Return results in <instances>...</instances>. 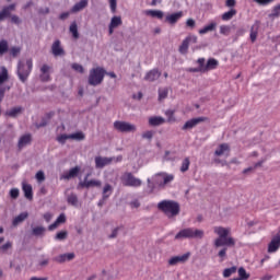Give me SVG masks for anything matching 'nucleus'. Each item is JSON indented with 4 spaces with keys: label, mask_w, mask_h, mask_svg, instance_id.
<instances>
[{
    "label": "nucleus",
    "mask_w": 280,
    "mask_h": 280,
    "mask_svg": "<svg viewBox=\"0 0 280 280\" xmlns=\"http://www.w3.org/2000/svg\"><path fill=\"white\" fill-rule=\"evenodd\" d=\"M213 233L218 237L213 241L214 248H222V246H235V238L231 235V228L214 226Z\"/></svg>",
    "instance_id": "obj_1"
},
{
    "label": "nucleus",
    "mask_w": 280,
    "mask_h": 280,
    "mask_svg": "<svg viewBox=\"0 0 280 280\" xmlns=\"http://www.w3.org/2000/svg\"><path fill=\"white\" fill-rule=\"evenodd\" d=\"M174 180V175L173 174H167V173H158L153 175L151 178L147 179L148 187L152 191L159 187L160 189H163L170 185Z\"/></svg>",
    "instance_id": "obj_2"
},
{
    "label": "nucleus",
    "mask_w": 280,
    "mask_h": 280,
    "mask_svg": "<svg viewBox=\"0 0 280 280\" xmlns=\"http://www.w3.org/2000/svg\"><path fill=\"white\" fill-rule=\"evenodd\" d=\"M205 230L198 228H185L182 229L176 235L175 240H203Z\"/></svg>",
    "instance_id": "obj_3"
},
{
    "label": "nucleus",
    "mask_w": 280,
    "mask_h": 280,
    "mask_svg": "<svg viewBox=\"0 0 280 280\" xmlns=\"http://www.w3.org/2000/svg\"><path fill=\"white\" fill-rule=\"evenodd\" d=\"M158 209L160 211H163L167 218H174L175 215H178L180 213V206L176 201L172 200H163L158 203Z\"/></svg>",
    "instance_id": "obj_4"
},
{
    "label": "nucleus",
    "mask_w": 280,
    "mask_h": 280,
    "mask_svg": "<svg viewBox=\"0 0 280 280\" xmlns=\"http://www.w3.org/2000/svg\"><path fill=\"white\" fill-rule=\"evenodd\" d=\"M106 75V70L102 67H96L90 70L89 84L91 86H100L104 82V77Z\"/></svg>",
    "instance_id": "obj_5"
},
{
    "label": "nucleus",
    "mask_w": 280,
    "mask_h": 280,
    "mask_svg": "<svg viewBox=\"0 0 280 280\" xmlns=\"http://www.w3.org/2000/svg\"><path fill=\"white\" fill-rule=\"evenodd\" d=\"M122 156L118 155V156H113V158H106V156H95L94 158V163H95V167L96 170H104V167H106L107 165H112V163H120V161H122Z\"/></svg>",
    "instance_id": "obj_6"
},
{
    "label": "nucleus",
    "mask_w": 280,
    "mask_h": 280,
    "mask_svg": "<svg viewBox=\"0 0 280 280\" xmlns=\"http://www.w3.org/2000/svg\"><path fill=\"white\" fill-rule=\"evenodd\" d=\"M32 67H34L32 59H27L25 63L20 62L18 66V75L21 80V82H25L27 78L30 77V73H32Z\"/></svg>",
    "instance_id": "obj_7"
},
{
    "label": "nucleus",
    "mask_w": 280,
    "mask_h": 280,
    "mask_svg": "<svg viewBox=\"0 0 280 280\" xmlns=\"http://www.w3.org/2000/svg\"><path fill=\"white\" fill-rule=\"evenodd\" d=\"M114 128L117 132H137V125L124 120H116L114 122Z\"/></svg>",
    "instance_id": "obj_8"
},
{
    "label": "nucleus",
    "mask_w": 280,
    "mask_h": 280,
    "mask_svg": "<svg viewBox=\"0 0 280 280\" xmlns=\"http://www.w3.org/2000/svg\"><path fill=\"white\" fill-rule=\"evenodd\" d=\"M121 183L125 187H141L142 185L141 179L135 177L132 173H125L121 176Z\"/></svg>",
    "instance_id": "obj_9"
},
{
    "label": "nucleus",
    "mask_w": 280,
    "mask_h": 280,
    "mask_svg": "<svg viewBox=\"0 0 280 280\" xmlns=\"http://www.w3.org/2000/svg\"><path fill=\"white\" fill-rule=\"evenodd\" d=\"M190 257H191L190 252H187L183 255L173 256L168 259V266H178V264H186V261H189Z\"/></svg>",
    "instance_id": "obj_10"
},
{
    "label": "nucleus",
    "mask_w": 280,
    "mask_h": 280,
    "mask_svg": "<svg viewBox=\"0 0 280 280\" xmlns=\"http://www.w3.org/2000/svg\"><path fill=\"white\" fill-rule=\"evenodd\" d=\"M114 188L110 184H105L102 191V200L98 202V206L102 207L105 200H108L109 196H113Z\"/></svg>",
    "instance_id": "obj_11"
},
{
    "label": "nucleus",
    "mask_w": 280,
    "mask_h": 280,
    "mask_svg": "<svg viewBox=\"0 0 280 280\" xmlns=\"http://www.w3.org/2000/svg\"><path fill=\"white\" fill-rule=\"evenodd\" d=\"M279 248H280V234H277L271 238L270 243L268 244V253L270 254L277 253Z\"/></svg>",
    "instance_id": "obj_12"
},
{
    "label": "nucleus",
    "mask_w": 280,
    "mask_h": 280,
    "mask_svg": "<svg viewBox=\"0 0 280 280\" xmlns=\"http://www.w3.org/2000/svg\"><path fill=\"white\" fill-rule=\"evenodd\" d=\"M50 75H51V67L47 65H43L40 68V75H39L40 81L49 82V80H51Z\"/></svg>",
    "instance_id": "obj_13"
},
{
    "label": "nucleus",
    "mask_w": 280,
    "mask_h": 280,
    "mask_svg": "<svg viewBox=\"0 0 280 280\" xmlns=\"http://www.w3.org/2000/svg\"><path fill=\"white\" fill-rule=\"evenodd\" d=\"M83 187H86V189L91 187H102V180L100 179H89V175L84 178L83 183L81 184Z\"/></svg>",
    "instance_id": "obj_14"
},
{
    "label": "nucleus",
    "mask_w": 280,
    "mask_h": 280,
    "mask_svg": "<svg viewBox=\"0 0 280 280\" xmlns=\"http://www.w3.org/2000/svg\"><path fill=\"white\" fill-rule=\"evenodd\" d=\"M80 174V166H75L61 175L62 180H70V178H75Z\"/></svg>",
    "instance_id": "obj_15"
},
{
    "label": "nucleus",
    "mask_w": 280,
    "mask_h": 280,
    "mask_svg": "<svg viewBox=\"0 0 280 280\" xmlns=\"http://www.w3.org/2000/svg\"><path fill=\"white\" fill-rule=\"evenodd\" d=\"M202 121H205V117L192 118L190 120H187L183 126V130H191V128H196V126H198V124Z\"/></svg>",
    "instance_id": "obj_16"
},
{
    "label": "nucleus",
    "mask_w": 280,
    "mask_h": 280,
    "mask_svg": "<svg viewBox=\"0 0 280 280\" xmlns=\"http://www.w3.org/2000/svg\"><path fill=\"white\" fill-rule=\"evenodd\" d=\"M183 19V11H178L173 14L166 15V23H170L171 25H175V23H178Z\"/></svg>",
    "instance_id": "obj_17"
},
{
    "label": "nucleus",
    "mask_w": 280,
    "mask_h": 280,
    "mask_svg": "<svg viewBox=\"0 0 280 280\" xmlns=\"http://www.w3.org/2000/svg\"><path fill=\"white\" fill-rule=\"evenodd\" d=\"M217 27H218V22L211 21L208 25L199 30V34L201 36H205V34H209V32H215Z\"/></svg>",
    "instance_id": "obj_18"
},
{
    "label": "nucleus",
    "mask_w": 280,
    "mask_h": 280,
    "mask_svg": "<svg viewBox=\"0 0 280 280\" xmlns=\"http://www.w3.org/2000/svg\"><path fill=\"white\" fill-rule=\"evenodd\" d=\"M32 143V135L26 133L22 136L18 142L19 150H23V148L30 145Z\"/></svg>",
    "instance_id": "obj_19"
},
{
    "label": "nucleus",
    "mask_w": 280,
    "mask_h": 280,
    "mask_svg": "<svg viewBox=\"0 0 280 280\" xmlns=\"http://www.w3.org/2000/svg\"><path fill=\"white\" fill-rule=\"evenodd\" d=\"M231 148L229 147V144L223 143L215 150L214 154L217 156H229Z\"/></svg>",
    "instance_id": "obj_20"
},
{
    "label": "nucleus",
    "mask_w": 280,
    "mask_h": 280,
    "mask_svg": "<svg viewBox=\"0 0 280 280\" xmlns=\"http://www.w3.org/2000/svg\"><path fill=\"white\" fill-rule=\"evenodd\" d=\"M51 51L54 56H65V49H62V46H60V40L57 39L54 42Z\"/></svg>",
    "instance_id": "obj_21"
},
{
    "label": "nucleus",
    "mask_w": 280,
    "mask_h": 280,
    "mask_svg": "<svg viewBox=\"0 0 280 280\" xmlns=\"http://www.w3.org/2000/svg\"><path fill=\"white\" fill-rule=\"evenodd\" d=\"M159 78H161V72L153 69L145 74L144 80H148V82H154V80H159Z\"/></svg>",
    "instance_id": "obj_22"
},
{
    "label": "nucleus",
    "mask_w": 280,
    "mask_h": 280,
    "mask_svg": "<svg viewBox=\"0 0 280 280\" xmlns=\"http://www.w3.org/2000/svg\"><path fill=\"white\" fill-rule=\"evenodd\" d=\"M27 218H30V213L27 212H21L19 215H16L13 221H12V225L13 226H19V224H22V222H25V220H27Z\"/></svg>",
    "instance_id": "obj_23"
},
{
    "label": "nucleus",
    "mask_w": 280,
    "mask_h": 280,
    "mask_svg": "<svg viewBox=\"0 0 280 280\" xmlns=\"http://www.w3.org/2000/svg\"><path fill=\"white\" fill-rule=\"evenodd\" d=\"M165 121V118H163L162 116H151L149 118V126H163Z\"/></svg>",
    "instance_id": "obj_24"
},
{
    "label": "nucleus",
    "mask_w": 280,
    "mask_h": 280,
    "mask_svg": "<svg viewBox=\"0 0 280 280\" xmlns=\"http://www.w3.org/2000/svg\"><path fill=\"white\" fill-rule=\"evenodd\" d=\"M21 113H23V107L16 106V107H12V108L8 109L5 112V115H7V117H19V115H21Z\"/></svg>",
    "instance_id": "obj_25"
},
{
    "label": "nucleus",
    "mask_w": 280,
    "mask_h": 280,
    "mask_svg": "<svg viewBox=\"0 0 280 280\" xmlns=\"http://www.w3.org/2000/svg\"><path fill=\"white\" fill-rule=\"evenodd\" d=\"M86 5H89V0H81L80 2H77L72 7L71 12H73V13L81 12V10H84V8H86Z\"/></svg>",
    "instance_id": "obj_26"
},
{
    "label": "nucleus",
    "mask_w": 280,
    "mask_h": 280,
    "mask_svg": "<svg viewBox=\"0 0 280 280\" xmlns=\"http://www.w3.org/2000/svg\"><path fill=\"white\" fill-rule=\"evenodd\" d=\"M144 14H147V16H152V19H163L164 16L163 11L161 10H147Z\"/></svg>",
    "instance_id": "obj_27"
},
{
    "label": "nucleus",
    "mask_w": 280,
    "mask_h": 280,
    "mask_svg": "<svg viewBox=\"0 0 280 280\" xmlns=\"http://www.w3.org/2000/svg\"><path fill=\"white\" fill-rule=\"evenodd\" d=\"M219 65L220 62L217 59H213V58L208 59L206 63V72L213 71V69H218Z\"/></svg>",
    "instance_id": "obj_28"
},
{
    "label": "nucleus",
    "mask_w": 280,
    "mask_h": 280,
    "mask_svg": "<svg viewBox=\"0 0 280 280\" xmlns=\"http://www.w3.org/2000/svg\"><path fill=\"white\" fill-rule=\"evenodd\" d=\"M22 189L24 191L25 198H27L28 200H32V198H33L32 185L23 183Z\"/></svg>",
    "instance_id": "obj_29"
},
{
    "label": "nucleus",
    "mask_w": 280,
    "mask_h": 280,
    "mask_svg": "<svg viewBox=\"0 0 280 280\" xmlns=\"http://www.w3.org/2000/svg\"><path fill=\"white\" fill-rule=\"evenodd\" d=\"M235 14H237V10L231 9L230 11L223 13L221 15V19H222V21H231V19H233V16H235Z\"/></svg>",
    "instance_id": "obj_30"
},
{
    "label": "nucleus",
    "mask_w": 280,
    "mask_h": 280,
    "mask_svg": "<svg viewBox=\"0 0 280 280\" xmlns=\"http://www.w3.org/2000/svg\"><path fill=\"white\" fill-rule=\"evenodd\" d=\"M175 113H176V110H174V109H167L165 112V115L167 117V120H166L167 124H174L176 121V116H174Z\"/></svg>",
    "instance_id": "obj_31"
},
{
    "label": "nucleus",
    "mask_w": 280,
    "mask_h": 280,
    "mask_svg": "<svg viewBox=\"0 0 280 280\" xmlns=\"http://www.w3.org/2000/svg\"><path fill=\"white\" fill-rule=\"evenodd\" d=\"M69 137L73 141H84V139H85L84 132H82V131L70 133Z\"/></svg>",
    "instance_id": "obj_32"
},
{
    "label": "nucleus",
    "mask_w": 280,
    "mask_h": 280,
    "mask_svg": "<svg viewBox=\"0 0 280 280\" xmlns=\"http://www.w3.org/2000/svg\"><path fill=\"white\" fill-rule=\"evenodd\" d=\"M70 34H72L73 38H80V34L78 33V23L72 22L69 27Z\"/></svg>",
    "instance_id": "obj_33"
},
{
    "label": "nucleus",
    "mask_w": 280,
    "mask_h": 280,
    "mask_svg": "<svg viewBox=\"0 0 280 280\" xmlns=\"http://www.w3.org/2000/svg\"><path fill=\"white\" fill-rule=\"evenodd\" d=\"M279 16H280V4L272 8L269 14V19H272V21H275V19H279Z\"/></svg>",
    "instance_id": "obj_34"
},
{
    "label": "nucleus",
    "mask_w": 280,
    "mask_h": 280,
    "mask_svg": "<svg viewBox=\"0 0 280 280\" xmlns=\"http://www.w3.org/2000/svg\"><path fill=\"white\" fill-rule=\"evenodd\" d=\"M121 23H122L121 16H113L112 20H110L109 25L112 27L117 28V27H119V25H121Z\"/></svg>",
    "instance_id": "obj_35"
},
{
    "label": "nucleus",
    "mask_w": 280,
    "mask_h": 280,
    "mask_svg": "<svg viewBox=\"0 0 280 280\" xmlns=\"http://www.w3.org/2000/svg\"><path fill=\"white\" fill-rule=\"evenodd\" d=\"M46 229L44 226H35L33 228V235L36 237H40L42 235H45Z\"/></svg>",
    "instance_id": "obj_36"
},
{
    "label": "nucleus",
    "mask_w": 280,
    "mask_h": 280,
    "mask_svg": "<svg viewBox=\"0 0 280 280\" xmlns=\"http://www.w3.org/2000/svg\"><path fill=\"white\" fill-rule=\"evenodd\" d=\"M67 237H69V232L60 231L56 234L55 240H57L58 242H62L67 240Z\"/></svg>",
    "instance_id": "obj_37"
},
{
    "label": "nucleus",
    "mask_w": 280,
    "mask_h": 280,
    "mask_svg": "<svg viewBox=\"0 0 280 280\" xmlns=\"http://www.w3.org/2000/svg\"><path fill=\"white\" fill-rule=\"evenodd\" d=\"M189 165H191L189 158H185L182 162L180 172L183 173L187 172L189 170Z\"/></svg>",
    "instance_id": "obj_38"
},
{
    "label": "nucleus",
    "mask_w": 280,
    "mask_h": 280,
    "mask_svg": "<svg viewBox=\"0 0 280 280\" xmlns=\"http://www.w3.org/2000/svg\"><path fill=\"white\" fill-rule=\"evenodd\" d=\"M258 27L259 26L257 24L252 26L250 35H249L252 43H255L257 40V30H258Z\"/></svg>",
    "instance_id": "obj_39"
},
{
    "label": "nucleus",
    "mask_w": 280,
    "mask_h": 280,
    "mask_svg": "<svg viewBox=\"0 0 280 280\" xmlns=\"http://www.w3.org/2000/svg\"><path fill=\"white\" fill-rule=\"evenodd\" d=\"M188 49H189V42L187 40V38H185L182 45L179 46V52L187 54Z\"/></svg>",
    "instance_id": "obj_40"
},
{
    "label": "nucleus",
    "mask_w": 280,
    "mask_h": 280,
    "mask_svg": "<svg viewBox=\"0 0 280 280\" xmlns=\"http://www.w3.org/2000/svg\"><path fill=\"white\" fill-rule=\"evenodd\" d=\"M236 270H237L236 267L226 268V269H224V271H223V277H224L225 279H229V277H231V275H235Z\"/></svg>",
    "instance_id": "obj_41"
},
{
    "label": "nucleus",
    "mask_w": 280,
    "mask_h": 280,
    "mask_svg": "<svg viewBox=\"0 0 280 280\" xmlns=\"http://www.w3.org/2000/svg\"><path fill=\"white\" fill-rule=\"evenodd\" d=\"M69 139L71 138L69 137V135H66V133L57 136V141L58 143H61V145H65V143H67Z\"/></svg>",
    "instance_id": "obj_42"
},
{
    "label": "nucleus",
    "mask_w": 280,
    "mask_h": 280,
    "mask_svg": "<svg viewBox=\"0 0 280 280\" xmlns=\"http://www.w3.org/2000/svg\"><path fill=\"white\" fill-rule=\"evenodd\" d=\"M238 278L236 279H241V280H247L250 276L246 273V269H244L243 267H241L238 269Z\"/></svg>",
    "instance_id": "obj_43"
},
{
    "label": "nucleus",
    "mask_w": 280,
    "mask_h": 280,
    "mask_svg": "<svg viewBox=\"0 0 280 280\" xmlns=\"http://www.w3.org/2000/svg\"><path fill=\"white\" fill-rule=\"evenodd\" d=\"M8 51V40L2 39L0 40V56H3Z\"/></svg>",
    "instance_id": "obj_44"
},
{
    "label": "nucleus",
    "mask_w": 280,
    "mask_h": 280,
    "mask_svg": "<svg viewBox=\"0 0 280 280\" xmlns=\"http://www.w3.org/2000/svg\"><path fill=\"white\" fill-rule=\"evenodd\" d=\"M197 65H199L198 66L199 69H203L201 70V73H207V63H205V58H199L197 60Z\"/></svg>",
    "instance_id": "obj_45"
},
{
    "label": "nucleus",
    "mask_w": 280,
    "mask_h": 280,
    "mask_svg": "<svg viewBox=\"0 0 280 280\" xmlns=\"http://www.w3.org/2000/svg\"><path fill=\"white\" fill-rule=\"evenodd\" d=\"M68 202L69 205H72V207H78V196L74 194L68 196Z\"/></svg>",
    "instance_id": "obj_46"
},
{
    "label": "nucleus",
    "mask_w": 280,
    "mask_h": 280,
    "mask_svg": "<svg viewBox=\"0 0 280 280\" xmlns=\"http://www.w3.org/2000/svg\"><path fill=\"white\" fill-rule=\"evenodd\" d=\"M168 90L167 88H163L159 90V100H165L167 97Z\"/></svg>",
    "instance_id": "obj_47"
},
{
    "label": "nucleus",
    "mask_w": 280,
    "mask_h": 280,
    "mask_svg": "<svg viewBox=\"0 0 280 280\" xmlns=\"http://www.w3.org/2000/svg\"><path fill=\"white\" fill-rule=\"evenodd\" d=\"M229 32H231V27L229 25L220 26V34H222L223 36H229Z\"/></svg>",
    "instance_id": "obj_48"
},
{
    "label": "nucleus",
    "mask_w": 280,
    "mask_h": 280,
    "mask_svg": "<svg viewBox=\"0 0 280 280\" xmlns=\"http://www.w3.org/2000/svg\"><path fill=\"white\" fill-rule=\"evenodd\" d=\"M110 12L115 14L117 12V0H108Z\"/></svg>",
    "instance_id": "obj_49"
},
{
    "label": "nucleus",
    "mask_w": 280,
    "mask_h": 280,
    "mask_svg": "<svg viewBox=\"0 0 280 280\" xmlns=\"http://www.w3.org/2000/svg\"><path fill=\"white\" fill-rule=\"evenodd\" d=\"M35 178L37 183H43L45 180V172L39 171L36 173Z\"/></svg>",
    "instance_id": "obj_50"
},
{
    "label": "nucleus",
    "mask_w": 280,
    "mask_h": 280,
    "mask_svg": "<svg viewBox=\"0 0 280 280\" xmlns=\"http://www.w3.org/2000/svg\"><path fill=\"white\" fill-rule=\"evenodd\" d=\"M72 69L77 71V73H84V68L80 63H72Z\"/></svg>",
    "instance_id": "obj_51"
},
{
    "label": "nucleus",
    "mask_w": 280,
    "mask_h": 280,
    "mask_svg": "<svg viewBox=\"0 0 280 280\" xmlns=\"http://www.w3.org/2000/svg\"><path fill=\"white\" fill-rule=\"evenodd\" d=\"M11 56H13V58H16V56H19V54H21V47H12L10 50Z\"/></svg>",
    "instance_id": "obj_52"
},
{
    "label": "nucleus",
    "mask_w": 280,
    "mask_h": 280,
    "mask_svg": "<svg viewBox=\"0 0 280 280\" xmlns=\"http://www.w3.org/2000/svg\"><path fill=\"white\" fill-rule=\"evenodd\" d=\"M226 250L228 248L226 247H223L219 250L218 253V257H220L221 261H224V257H226Z\"/></svg>",
    "instance_id": "obj_53"
},
{
    "label": "nucleus",
    "mask_w": 280,
    "mask_h": 280,
    "mask_svg": "<svg viewBox=\"0 0 280 280\" xmlns=\"http://www.w3.org/2000/svg\"><path fill=\"white\" fill-rule=\"evenodd\" d=\"M154 137V131L148 130L142 133V139H152Z\"/></svg>",
    "instance_id": "obj_54"
},
{
    "label": "nucleus",
    "mask_w": 280,
    "mask_h": 280,
    "mask_svg": "<svg viewBox=\"0 0 280 280\" xmlns=\"http://www.w3.org/2000/svg\"><path fill=\"white\" fill-rule=\"evenodd\" d=\"M19 194H20L19 188H13L10 190V196L11 198H13V200H16V198H19Z\"/></svg>",
    "instance_id": "obj_55"
},
{
    "label": "nucleus",
    "mask_w": 280,
    "mask_h": 280,
    "mask_svg": "<svg viewBox=\"0 0 280 280\" xmlns=\"http://www.w3.org/2000/svg\"><path fill=\"white\" fill-rule=\"evenodd\" d=\"M57 223L59 224H65L67 222V217L65 215V213H61L57 220H56Z\"/></svg>",
    "instance_id": "obj_56"
},
{
    "label": "nucleus",
    "mask_w": 280,
    "mask_h": 280,
    "mask_svg": "<svg viewBox=\"0 0 280 280\" xmlns=\"http://www.w3.org/2000/svg\"><path fill=\"white\" fill-rule=\"evenodd\" d=\"M255 3H258V5H269V3H272L275 0H254Z\"/></svg>",
    "instance_id": "obj_57"
},
{
    "label": "nucleus",
    "mask_w": 280,
    "mask_h": 280,
    "mask_svg": "<svg viewBox=\"0 0 280 280\" xmlns=\"http://www.w3.org/2000/svg\"><path fill=\"white\" fill-rule=\"evenodd\" d=\"M186 40H187L188 43H194V44H196V43H198V36H196V35H189V36L186 37Z\"/></svg>",
    "instance_id": "obj_58"
},
{
    "label": "nucleus",
    "mask_w": 280,
    "mask_h": 280,
    "mask_svg": "<svg viewBox=\"0 0 280 280\" xmlns=\"http://www.w3.org/2000/svg\"><path fill=\"white\" fill-rule=\"evenodd\" d=\"M9 248H12V242H7L4 245H2L0 247V250H2L3 253H5V250H9Z\"/></svg>",
    "instance_id": "obj_59"
},
{
    "label": "nucleus",
    "mask_w": 280,
    "mask_h": 280,
    "mask_svg": "<svg viewBox=\"0 0 280 280\" xmlns=\"http://www.w3.org/2000/svg\"><path fill=\"white\" fill-rule=\"evenodd\" d=\"M15 8H16V4H10L8 7H4L3 10H7V14L10 16V13L13 12Z\"/></svg>",
    "instance_id": "obj_60"
},
{
    "label": "nucleus",
    "mask_w": 280,
    "mask_h": 280,
    "mask_svg": "<svg viewBox=\"0 0 280 280\" xmlns=\"http://www.w3.org/2000/svg\"><path fill=\"white\" fill-rule=\"evenodd\" d=\"M11 21H12V23H14L15 25H21V18H19L18 15H12V16H11Z\"/></svg>",
    "instance_id": "obj_61"
},
{
    "label": "nucleus",
    "mask_w": 280,
    "mask_h": 280,
    "mask_svg": "<svg viewBox=\"0 0 280 280\" xmlns=\"http://www.w3.org/2000/svg\"><path fill=\"white\" fill-rule=\"evenodd\" d=\"M56 261H58L59 264H65V261H67V256H66V254H62V255L58 256V257L56 258Z\"/></svg>",
    "instance_id": "obj_62"
},
{
    "label": "nucleus",
    "mask_w": 280,
    "mask_h": 280,
    "mask_svg": "<svg viewBox=\"0 0 280 280\" xmlns=\"http://www.w3.org/2000/svg\"><path fill=\"white\" fill-rule=\"evenodd\" d=\"M8 16H10L8 14V10L2 9V11L0 12V21H3L4 19H8Z\"/></svg>",
    "instance_id": "obj_63"
},
{
    "label": "nucleus",
    "mask_w": 280,
    "mask_h": 280,
    "mask_svg": "<svg viewBox=\"0 0 280 280\" xmlns=\"http://www.w3.org/2000/svg\"><path fill=\"white\" fill-rule=\"evenodd\" d=\"M54 218V214L51 213V212H46L45 214H44V220L46 221V222H51V219Z\"/></svg>",
    "instance_id": "obj_64"
}]
</instances>
